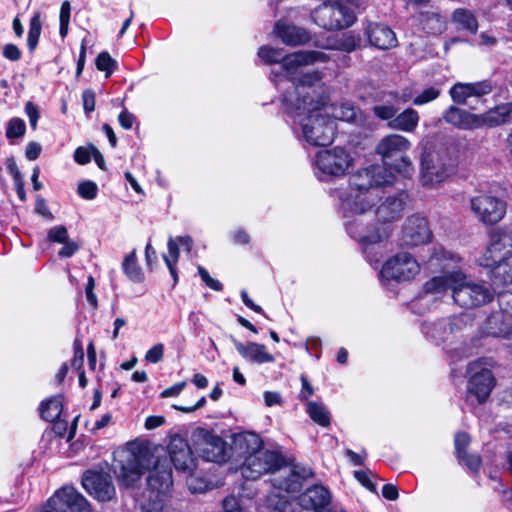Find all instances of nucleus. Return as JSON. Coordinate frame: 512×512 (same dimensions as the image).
<instances>
[{"instance_id": "nucleus-20", "label": "nucleus", "mask_w": 512, "mask_h": 512, "mask_svg": "<svg viewBox=\"0 0 512 512\" xmlns=\"http://www.w3.org/2000/svg\"><path fill=\"white\" fill-rule=\"evenodd\" d=\"M311 475V469L295 466L293 469L283 471L281 476L273 478L272 484L280 491L294 493L301 489L302 481Z\"/></svg>"}, {"instance_id": "nucleus-3", "label": "nucleus", "mask_w": 512, "mask_h": 512, "mask_svg": "<svg viewBox=\"0 0 512 512\" xmlns=\"http://www.w3.org/2000/svg\"><path fill=\"white\" fill-rule=\"evenodd\" d=\"M461 262L462 258L457 253L442 245L431 247L426 264L431 270L440 268L442 273L424 283L423 293L441 296L450 292L454 303L466 309L490 302L493 298L490 289L483 282L473 280L458 269Z\"/></svg>"}, {"instance_id": "nucleus-64", "label": "nucleus", "mask_w": 512, "mask_h": 512, "mask_svg": "<svg viewBox=\"0 0 512 512\" xmlns=\"http://www.w3.org/2000/svg\"><path fill=\"white\" fill-rule=\"evenodd\" d=\"M264 401L265 405L268 407L282 404V398L278 392L266 391L264 393Z\"/></svg>"}, {"instance_id": "nucleus-26", "label": "nucleus", "mask_w": 512, "mask_h": 512, "mask_svg": "<svg viewBox=\"0 0 512 512\" xmlns=\"http://www.w3.org/2000/svg\"><path fill=\"white\" fill-rule=\"evenodd\" d=\"M234 449L237 455L246 460L262 449V440L253 432L240 433L234 438Z\"/></svg>"}, {"instance_id": "nucleus-5", "label": "nucleus", "mask_w": 512, "mask_h": 512, "mask_svg": "<svg viewBox=\"0 0 512 512\" xmlns=\"http://www.w3.org/2000/svg\"><path fill=\"white\" fill-rule=\"evenodd\" d=\"M259 58L266 64L277 63L281 61L284 76L292 82L293 88L304 78L306 74H312L314 71H305L306 66L317 61H326L325 54L318 51H298L283 56L281 49L270 46H262L258 50Z\"/></svg>"}, {"instance_id": "nucleus-56", "label": "nucleus", "mask_w": 512, "mask_h": 512, "mask_svg": "<svg viewBox=\"0 0 512 512\" xmlns=\"http://www.w3.org/2000/svg\"><path fill=\"white\" fill-rule=\"evenodd\" d=\"M21 55L20 49L14 44H7L3 48V56L10 61H18Z\"/></svg>"}, {"instance_id": "nucleus-38", "label": "nucleus", "mask_w": 512, "mask_h": 512, "mask_svg": "<svg viewBox=\"0 0 512 512\" xmlns=\"http://www.w3.org/2000/svg\"><path fill=\"white\" fill-rule=\"evenodd\" d=\"M441 95V89L438 86H429L417 93L413 98V104L422 106L437 99Z\"/></svg>"}, {"instance_id": "nucleus-18", "label": "nucleus", "mask_w": 512, "mask_h": 512, "mask_svg": "<svg viewBox=\"0 0 512 512\" xmlns=\"http://www.w3.org/2000/svg\"><path fill=\"white\" fill-rule=\"evenodd\" d=\"M168 451V462H172L176 470L191 476L196 467V459L188 443L180 437H174L169 443Z\"/></svg>"}, {"instance_id": "nucleus-15", "label": "nucleus", "mask_w": 512, "mask_h": 512, "mask_svg": "<svg viewBox=\"0 0 512 512\" xmlns=\"http://www.w3.org/2000/svg\"><path fill=\"white\" fill-rule=\"evenodd\" d=\"M448 176L447 168L435 152H425L421 159L420 181L423 186L435 187Z\"/></svg>"}, {"instance_id": "nucleus-63", "label": "nucleus", "mask_w": 512, "mask_h": 512, "mask_svg": "<svg viewBox=\"0 0 512 512\" xmlns=\"http://www.w3.org/2000/svg\"><path fill=\"white\" fill-rule=\"evenodd\" d=\"M460 460L464 461L465 465L473 471L478 470L481 464V459L478 455H470L466 452V455L464 458H459Z\"/></svg>"}, {"instance_id": "nucleus-57", "label": "nucleus", "mask_w": 512, "mask_h": 512, "mask_svg": "<svg viewBox=\"0 0 512 512\" xmlns=\"http://www.w3.org/2000/svg\"><path fill=\"white\" fill-rule=\"evenodd\" d=\"M85 112L90 113L95 109V94L92 90H85L82 94Z\"/></svg>"}, {"instance_id": "nucleus-41", "label": "nucleus", "mask_w": 512, "mask_h": 512, "mask_svg": "<svg viewBox=\"0 0 512 512\" xmlns=\"http://www.w3.org/2000/svg\"><path fill=\"white\" fill-rule=\"evenodd\" d=\"M41 34V23L38 16H34L30 20L29 31L27 37V45L30 51H33L37 44Z\"/></svg>"}, {"instance_id": "nucleus-8", "label": "nucleus", "mask_w": 512, "mask_h": 512, "mask_svg": "<svg viewBox=\"0 0 512 512\" xmlns=\"http://www.w3.org/2000/svg\"><path fill=\"white\" fill-rule=\"evenodd\" d=\"M311 17L318 26L327 30L347 28L356 20L354 12L339 0H330L317 7Z\"/></svg>"}, {"instance_id": "nucleus-25", "label": "nucleus", "mask_w": 512, "mask_h": 512, "mask_svg": "<svg viewBox=\"0 0 512 512\" xmlns=\"http://www.w3.org/2000/svg\"><path fill=\"white\" fill-rule=\"evenodd\" d=\"M404 200L403 193L387 197L374 211L377 219L384 223L398 220L404 209Z\"/></svg>"}, {"instance_id": "nucleus-47", "label": "nucleus", "mask_w": 512, "mask_h": 512, "mask_svg": "<svg viewBox=\"0 0 512 512\" xmlns=\"http://www.w3.org/2000/svg\"><path fill=\"white\" fill-rule=\"evenodd\" d=\"M69 239L68 231L64 226H56L48 231V240L56 243H64Z\"/></svg>"}, {"instance_id": "nucleus-43", "label": "nucleus", "mask_w": 512, "mask_h": 512, "mask_svg": "<svg viewBox=\"0 0 512 512\" xmlns=\"http://www.w3.org/2000/svg\"><path fill=\"white\" fill-rule=\"evenodd\" d=\"M267 505L278 512H291L292 507L286 496L272 494L267 499Z\"/></svg>"}, {"instance_id": "nucleus-52", "label": "nucleus", "mask_w": 512, "mask_h": 512, "mask_svg": "<svg viewBox=\"0 0 512 512\" xmlns=\"http://www.w3.org/2000/svg\"><path fill=\"white\" fill-rule=\"evenodd\" d=\"M198 272H199V275L202 279V281L211 289L215 290V291H220L222 290V284L216 280V279H213L208 271L206 269H204L203 267L199 266L198 267Z\"/></svg>"}, {"instance_id": "nucleus-32", "label": "nucleus", "mask_w": 512, "mask_h": 512, "mask_svg": "<svg viewBox=\"0 0 512 512\" xmlns=\"http://www.w3.org/2000/svg\"><path fill=\"white\" fill-rule=\"evenodd\" d=\"M458 29L466 30L472 34L477 32L478 22L475 15L467 9H456L452 15Z\"/></svg>"}, {"instance_id": "nucleus-50", "label": "nucleus", "mask_w": 512, "mask_h": 512, "mask_svg": "<svg viewBox=\"0 0 512 512\" xmlns=\"http://www.w3.org/2000/svg\"><path fill=\"white\" fill-rule=\"evenodd\" d=\"M471 88L473 96L480 97L491 93L493 90V84L488 80H484L481 82L471 83Z\"/></svg>"}, {"instance_id": "nucleus-34", "label": "nucleus", "mask_w": 512, "mask_h": 512, "mask_svg": "<svg viewBox=\"0 0 512 512\" xmlns=\"http://www.w3.org/2000/svg\"><path fill=\"white\" fill-rule=\"evenodd\" d=\"M331 110L333 120L338 119L346 122H354L357 121L360 116L359 111L350 103H341L339 105L332 106L330 108H326Z\"/></svg>"}, {"instance_id": "nucleus-51", "label": "nucleus", "mask_w": 512, "mask_h": 512, "mask_svg": "<svg viewBox=\"0 0 512 512\" xmlns=\"http://www.w3.org/2000/svg\"><path fill=\"white\" fill-rule=\"evenodd\" d=\"M224 512H248L245 507L240 503V501L234 497L229 496L223 501Z\"/></svg>"}, {"instance_id": "nucleus-61", "label": "nucleus", "mask_w": 512, "mask_h": 512, "mask_svg": "<svg viewBox=\"0 0 512 512\" xmlns=\"http://www.w3.org/2000/svg\"><path fill=\"white\" fill-rule=\"evenodd\" d=\"M120 125L124 129H131L135 120V117L132 113L128 112L126 109H124L118 117Z\"/></svg>"}, {"instance_id": "nucleus-55", "label": "nucleus", "mask_w": 512, "mask_h": 512, "mask_svg": "<svg viewBox=\"0 0 512 512\" xmlns=\"http://www.w3.org/2000/svg\"><path fill=\"white\" fill-rule=\"evenodd\" d=\"M25 112L29 118L31 128L35 130L39 119V111L37 106L29 101L25 105Z\"/></svg>"}, {"instance_id": "nucleus-27", "label": "nucleus", "mask_w": 512, "mask_h": 512, "mask_svg": "<svg viewBox=\"0 0 512 512\" xmlns=\"http://www.w3.org/2000/svg\"><path fill=\"white\" fill-rule=\"evenodd\" d=\"M274 32L286 45H301L309 40V35L305 29L282 22L276 23Z\"/></svg>"}, {"instance_id": "nucleus-33", "label": "nucleus", "mask_w": 512, "mask_h": 512, "mask_svg": "<svg viewBox=\"0 0 512 512\" xmlns=\"http://www.w3.org/2000/svg\"><path fill=\"white\" fill-rule=\"evenodd\" d=\"M62 407V398L60 396L52 397L41 404V417L46 421L53 422L60 417Z\"/></svg>"}, {"instance_id": "nucleus-28", "label": "nucleus", "mask_w": 512, "mask_h": 512, "mask_svg": "<svg viewBox=\"0 0 512 512\" xmlns=\"http://www.w3.org/2000/svg\"><path fill=\"white\" fill-rule=\"evenodd\" d=\"M480 128L498 126L512 121V103L499 105L483 114L478 115Z\"/></svg>"}, {"instance_id": "nucleus-62", "label": "nucleus", "mask_w": 512, "mask_h": 512, "mask_svg": "<svg viewBox=\"0 0 512 512\" xmlns=\"http://www.w3.org/2000/svg\"><path fill=\"white\" fill-rule=\"evenodd\" d=\"M167 247H168L169 255L168 256L165 255L164 257H169L172 260V262L177 263L178 258H179V248H178L177 240L170 237L168 239Z\"/></svg>"}, {"instance_id": "nucleus-60", "label": "nucleus", "mask_w": 512, "mask_h": 512, "mask_svg": "<svg viewBox=\"0 0 512 512\" xmlns=\"http://www.w3.org/2000/svg\"><path fill=\"white\" fill-rule=\"evenodd\" d=\"M186 387V382H179L161 392L162 398L178 396Z\"/></svg>"}, {"instance_id": "nucleus-45", "label": "nucleus", "mask_w": 512, "mask_h": 512, "mask_svg": "<svg viewBox=\"0 0 512 512\" xmlns=\"http://www.w3.org/2000/svg\"><path fill=\"white\" fill-rule=\"evenodd\" d=\"M397 111L393 105L380 104L373 107V112L379 119L389 122L395 118Z\"/></svg>"}, {"instance_id": "nucleus-7", "label": "nucleus", "mask_w": 512, "mask_h": 512, "mask_svg": "<svg viewBox=\"0 0 512 512\" xmlns=\"http://www.w3.org/2000/svg\"><path fill=\"white\" fill-rule=\"evenodd\" d=\"M492 365V360L487 358H480L469 364L467 401L470 404H481L489 397L495 385V379L490 371Z\"/></svg>"}, {"instance_id": "nucleus-44", "label": "nucleus", "mask_w": 512, "mask_h": 512, "mask_svg": "<svg viewBox=\"0 0 512 512\" xmlns=\"http://www.w3.org/2000/svg\"><path fill=\"white\" fill-rule=\"evenodd\" d=\"M70 12H71V6L69 1H64L61 4L60 8V15H59V21H60V29L59 33L62 38L66 37L68 34V25L70 21Z\"/></svg>"}, {"instance_id": "nucleus-39", "label": "nucleus", "mask_w": 512, "mask_h": 512, "mask_svg": "<svg viewBox=\"0 0 512 512\" xmlns=\"http://www.w3.org/2000/svg\"><path fill=\"white\" fill-rule=\"evenodd\" d=\"M452 100L458 104H465L467 98L472 97L471 83H456L450 89Z\"/></svg>"}, {"instance_id": "nucleus-19", "label": "nucleus", "mask_w": 512, "mask_h": 512, "mask_svg": "<svg viewBox=\"0 0 512 512\" xmlns=\"http://www.w3.org/2000/svg\"><path fill=\"white\" fill-rule=\"evenodd\" d=\"M463 322L459 318L442 319L435 322L425 321L422 331L435 341H447L450 336L462 329Z\"/></svg>"}, {"instance_id": "nucleus-23", "label": "nucleus", "mask_w": 512, "mask_h": 512, "mask_svg": "<svg viewBox=\"0 0 512 512\" xmlns=\"http://www.w3.org/2000/svg\"><path fill=\"white\" fill-rule=\"evenodd\" d=\"M410 146L411 143L406 137L399 134H390L381 139L376 150L382 156L384 164L388 165L390 158L406 152Z\"/></svg>"}, {"instance_id": "nucleus-14", "label": "nucleus", "mask_w": 512, "mask_h": 512, "mask_svg": "<svg viewBox=\"0 0 512 512\" xmlns=\"http://www.w3.org/2000/svg\"><path fill=\"white\" fill-rule=\"evenodd\" d=\"M420 272V265L410 254L402 252L388 259L380 272L385 280L409 281Z\"/></svg>"}, {"instance_id": "nucleus-31", "label": "nucleus", "mask_w": 512, "mask_h": 512, "mask_svg": "<svg viewBox=\"0 0 512 512\" xmlns=\"http://www.w3.org/2000/svg\"><path fill=\"white\" fill-rule=\"evenodd\" d=\"M491 268V281L494 286L501 287L512 284V266L507 263V260L503 262H496Z\"/></svg>"}, {"instance_id": "nucleus-59", "label": "nucleus", "mask_w": 512, "mask_h": 512, "mask_svg": "<svg viewBox=\"0 0 512 512\" xmlns=\"http://www.w3.org/2000/svg\"><path fill=\"white\" fill-rule=\"evenodd\" d=\"M74 159L81 165L87 164L90 162L91 153L87 148L78 147L74 152Z\"/></svg>"}, {"instance_id": "nucleus-40", "label": "nucleus", "mask_w": 512, "mask_h": 512, "mask_svg": "<svg viewBox=\"0 0 512 512\" xmlns=\"http://www.w3.org/2000/svg\"><path fill=\"white\" fill-rule=\"evenodd\" d=\"M96 67L105 72L106 77H109L116 70L117 62L108 52H101L96 58Z\"/></svg>"}, {"instance_id": "nucleus-1", "label": "nucleus", "mask_w": 512, "mask_h": 512, "mask_svg": "<svg viewBox=\"0 0 512 512\" xmlns=\"http://www.w3.org/2000/svg\"><path fill=\"white\" fill-rule=\"evenodd\" d=\"M394 180L395 174L385 166L372 165L352 175L347 190L337 195L347 232L364 247L365 253L369 245L389 236L386 227L372 228L367 218L381 199L380 187L391 185Z\"/></svg>"}, {"instance_id": "nucleus-37", "label": "nucleus", "mask_w": 512, "mask_h": 512, "mask_svg": "<svg viewBox=\"0 0 512 512\" xmlns=\"http://www.w3.org/2000/svg\"><path fill=\"white\" fill-rule=\"evenodd\" d=\"M167 496L150 494L141 503V512H166Z\"/></svg>"}, {"instance_id": "nucleus-22", "label": "nucleus", "mask_w": 512, "mask_h": 512, "mask_svg": "<svg viewBox=\"0 0 512 512\" xmlns=\"http://www.w3.org/2000/svg\"><path fill=\"white\" fill-rule=\"evenodd\" d=\"M231 340L238 353L251 363L264 364L275 361V357L267 351L263 344L256 342L242 343L234 337H231Z\"/></svg>"}, {"instance_id": "nucleus-48", "label": "nucleus", "mask_w": 512, "mask_h": 512, "mask_svg": "<svg viewBox=\"0 0 512 512\" xmlns=\"http://www.w3.org/2000/svg\"><path fill=\"white\" fill-rule=\"evenodd\" d=\"M79 195L88 200H92L97 195V185L92 181H85L78 186Z\"/></svg>"}, {"instance_id": "nucleus-4", "label": "nucleus", "mask_w": 512, "mask_h": 512, "mask_svg": "<svg viewBox=\"0 0 512 512\" xmlns=\"http://www.w3.org/2000/svg\"><path fill=\"white\" fill-rule=\"evenodd\" d=\"M112 469L118 482L134 487L144 470H149L147 487L150 494L168 496L172 486V470L167 458L153 455L147 448L129 444L113 453Z\"/></svg>"}, {"instance_id": "nucleus-42", "label": "nucleus", "mask_w": 512, "mask_h": 512, "mask_svg": "<svg viewBox=\"0 0 512 512\" xmlns=\"http://www.w3.org/2000/svg\"><path fill=\"white\" fill-rule=\"evenodd\" d=\"M25 122L18 117L12 118L7 125L6 136L8 139L22 137L25 133Z\"/></svg>"}, {"instance_id": "nucleus-21", "label": "nucleus", "mask_w": 512, "mask_h": 512, "mask_svg": "<svg viewBox=\"0 0 512 512\" xmlns=\"http://www.w3.org/2000/svg\"><path fill=\"white\" fill-rule=\"evenodd\" d=\"M369 43L379 49H391L397 45L395 33L386 25L369 22L365 28Z\"/></svg>"}, {"instance_id": "nucleus-24", "label": "nucleus", "mask_w": 512, "mask_h": 512, "mask_svg": "<svg viewBox=\"0 0 512 512\" xmlns=\"http://www.w3.org/2000/svg\"><path fill=\"white\" fill-rule=\"evenodd\" d=\"M444 120L454 127L462 130H474L480 128L478 114L470 113L455 106L449 107L443 114Z\"/></svg>"}, {"instance_id": "nucleus-17", "label": "nucleus", "mask_w": 512, "mask_h": 512, "mask_svg": "<svg viewBox=\"0 0 512 512\" xmlns=\"http://www.w3.org/2000/svg\"><path fill=\"white\" fill-rule=\"evenodd\" d=\"M431 235L426 218L413 215L405 221L401 241L403 245L413 247L427 243Z\"/></svg>"}, {"instance_id": "nucleus-16", "label": "nucleus", "mask_w": 512, "mask_h": 512, "mask_svg": "<svg viewBox=\"0 0 512 512\" xmlns=\"http://www.w3.org/2000/svg\"><path fill=\"white\" fill-rule=\"evenodd\" d=\"M84 489L99 501H109L115 496V487L108 474L87 471L82 477Z\"/></svg>"}, {"instance_id": "nucleus-49", "label": "nucleus", "mask_w": 512, "mask_h": 512, "mask_svg": "<svg viewBox=\"0 0 512 512\" xmlns=\"http://www.w3.org/2000/svg\"><path fill=\"white\" fill-rule=\"evenodd\" d=\"M470 442V438L466 433H458L455 436V450L458 458H464L466 455V447Z\"/></svg>"}, {"instance_id": "nucleus-6", "label": "nucleus", "mask_w": 512, "mask_h": 512, "mask_svg": "<svg viewBox=\"0 0 512 512\" xmlns=\"http://www.w3.org/2000/svg\"><path fill=\"white\" fill-rule=\"evenodd\" d=\"M353 162V157L344 148L321 150L315 156V175L321 181L342 177L348 173Z\"/></svg>"}, {"instance_id": "nucleus-29", "label": "nucleus", "mask_w": 512, "mask_h": 512, "mask_svg": "<svg viewBox=\"0 0 512 512\" xmlns=\"http://www.w3.org/2000/svg\"><path fill=\"white\" fill-rule=\"evenodd\" d=\"M419 113L413 108H407L388 123L389 128L403 132H413L419 124Z\"/></svg>"}, {"instance_id": "nucleus-53", "label": "nucleus", "mask_w": 512, "mask_h": 512, "mask_svg": "<svg viewBox=\"0 0 512 512\" xmlns=\"http://www.w3.org/2000/svg\"><path fill=\"white\" fill-rule=\"evenodd\" d=\"M360 39L355 38L353 35H345L339 42L338 48L351 52L359 46Z\"/></svg>"}, {"instance_id": "nucleus-36", "label": "nucleus", "mask_w": 512, "mask_h": 512, "mask_svg": "<svg viewBox=\"0 0 512 512\" xmlns=\"http://www.w3.org/2000/svg\"><path fill=\"white\" fill-rule=\"evenodd\" d=\"M125 274L134 282H141L143 279V273L141 268L137 264V258L135 251H132L127 255L122 264Z\"/></svg>"}, {"instance_id": "nucleus-13", "label": "nucleus", "mask_w": 512, "mask_h": 512, "mask_svg": "<svg viewBox=\"0 0 512 512\" xmlns=\"http://www.w3.org/2000/svg\"><path fill=\"white\" fill-rule=\"evenodd\" d=\"M498 302L500 310L487 318L485 333L493 337H512V293H501Z\"/></svg>"}, {"instance_id": "nucleus-10", "label": "nucleus", "mask_w": 512, "mask_h": 512, "mask_svg": "<svg viewBox=\"0 0 512 512\" xmlns=\"http://www.w3.org/2000/svg\"><path fill=\"white\" fill-rule=\"evenodd\" d=\"M512 257V228L501 227L490 235L489 245L479 257L481 266H493Z\"/></svg>"}, {"instance_id": "nucleus-58", "label": "nucleus", "mask_w": 512, "mask_h": 512, "mask_svg": "<svg viewBox=\"0 0 512 512\" xmlns=\"http://www.w3.org/2000/svg\"><path fill=\"white\" fill-rule=\"evenodd\" d=\"M41 145L37 142H29L26 146L25 155L28 160L33 161L36 160L41 153Z\"/></svg>"}, {"instance_id": "nucleus-54", "label": "nucleus", "mask_w": 512, "mask_h": 512, "mask_svg": "<svg viewBox=\"0 0 512 512\" xmlns=\"http://www.w3.org/2000/svg\"><path fill=\"white\" fill-rule=\"evenodd\" d=\"M62 244H63V247L58 252L59 257H61V258H69V257L73 256L79 249V245L75 241L70 240V239H68L67 241H65Z\"/></svg>"}, {"instance_id": "nucleus-46", "label": "nucleus", "mask_w": 512, "mask_h": 512, "mask_svg": "<svg viewBox=\"0 0 512 512\" xmlns=\"http://www.w3.org/2000/svg\"><path fill=\"white\" fill-rule=\"evenodd\" d=\"M164 357V345L157 343L153 345L145 354V360L149 363L156 364Z\"/></svg>"}, {"instance_id": "nucleus-12", "label": "nucleus", "mask_w": 512, "mask_h": 512, "mask_svg": "<svg viewBox=\"0 0 512 512\" xmlns=\"http://www.w3.org/2000/svg\"><path fill=\"white\" fill-rule=\"evenodd\" d=\"M283 464L281 455L275 451L261 449L244 460L240 470L245 479L256 480L266 473H273Z\"/></svg>"}, {"instance_id": "nucleus-35", "label": "nucleus", "mask_w": 512, "mask_h": 512, "mask_svg": "<svg viewBox=\"0 0 512 512\" xmlns=\"http://www.w3.org/2000/svg\"><path fill=\"white\" fill-rule=\"evenodd\" d=\"M306 410L311 419L317 424L323 427H327L330 424V413L322 403L310 401L307 403Z\"/></svg>"}, {"instance_id": "nucleus-11", "label": "nucleus", "mask_w": 512, "mask_h": 512, "mask_svg": "<svg viewBox=\"0 0 512 512\" xmlns=\"http://www.w3.org/2000/svg\"><path fill=\"white\" fill-rule=\"evenodd\" d=\"M470 209L479 222L494 225L504 218L506 203L490 193H481L471 198Z\"/></svg>"}, {"instance_id": "nucleus-30", "label": "nucleus", "mask_w": 512, "mask_h": 512, "mask_svg": "<svg viewBox=\"0 0 512 512\" xmlns=\"http://www.w3.org/2000/svg\"><path fill=\"white\" fill-rule=\"evenodd\" d=\"M419 24L423 30L431 34H441L446 29V19L437 12L426 11L419 16Z\"/></svg>"}, {"instance_id": "nucleus-2", "label": "nucleus", "mask_w": 512, "mask_h": 512, "mask_svg": "<svg viewBox=\"0 0 512 512\" xmlns=\"http://www.w3.org/2000/svg\"><path fill=\"white\" fill-rule=\"evenodd\" d=\"M327 99L328 89L318 71L306 74L292 91L283 95L287 113L299 123L309 145L327 146L333 142L336 125L326 111Z\"/></svg>"}, {"instance_id": "nucleus-9", "label": "nucleus", "mask_w": 512, "mask_h": 512, "mask_svg": "<svg viewBox=\"0 0 512 512\" xmlns=\"http://www.w3.org/2000/svg\"><path fill=\"white\" fill-rule=\"evenodd\" d=\"M196 451L206 461L221 463L229 457L227 443L205 428H197L192 434Z\"/></svg>"}]
</instances>
